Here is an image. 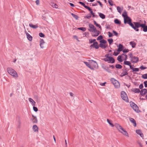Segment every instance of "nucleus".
Listing matches in <instances>:
<instances>
[{"label":"nucleus","instance_id":"obj_1","mask_svg":"<svg viewBox=\"0 0 147 147\" xmlns=\"http://www.w3.org/2000/svg\"><path fill=\"white\" fill-rule=\"evenodd\" d=\"M115 126L118 131L123 135L127 137H129L128 133L121 125L119 124L116 123L115 124Z\"/></svg>","mask_w":147,"mask_h":147},{"label":"nucleus","instance_id":"obj_2","mask_svg":"<svg viewBox=\"0 0 147 147\" xmlns=\"http://www.w3.org/2000/svg\"><path fill=\"white\" fill-rule=\"evenodd\" d=\"M8 73L13 78H17L18 77V75L16 71L13 69L8 67L7 68Z\"/></svg>","mask_w":147,"mask_h":147},{"label":"nucleus","instance_id":"obj_3","mask_svg":"<svg viewBox=\"0 0 147 147\" xmlns=\"http://www.w3.org/2000/svg\"><path fill=\"white\" fill-rule=\"evenodd\" d=\"M131 19L128 16L124 18V23L126 24L127 23L131 27H132L136 31H138L139 30L138 29L134 27V24L131 23Z\"/></svg>","mask_w":147,"mask_h":147},{"label":"nucleus","instance_id":"obj_4","mask_svg":"<svg viewBox=\"0 0 147 147\" xmlns=\"http://www.w3.org/2000/svg\"><path fill=\"white\" fill-rule=\"evenodd\" d=\"M105 58L103 59L105 61H107L108 63H113L115 62L114 59L110 55V54H106L105 55Z\"/></svg>","mask_w":147,"mask_h":147},{"label":"nucleus","instance_id":"obj_5","mask_svg":"<svg viewBox=\"0 0 147 147\" xmlns=\"http://www.w3.org/2000/svg\"><path fill=\"white\" fill-rule=\"evenodd\" d=\"M111 81L115 87L116 88H119L120 86V84L119 82L117 80L113 78H112L111 79Z\"/></svg>","mask_w":147,"mask_h":147},{"label":"nucleus","instance_id":"obj_6","mask_svg":"<svg viewBox=\"0 0 147 147\" xmlns=\"http://www.w3.org/2000/svg\"><path fill=\"white\" fill-rule=\"evenodd\" d=\"M121 96L122 99L126 102H127L128 99L126 94L124 91H122L121 92Z\"/></svg>","mask_w":147,"mask_h":147},{"label":"nucleus","instance_id":"obj_7","mask_svg":"<svg viewBox=\"0 0 147 147\" xmlns=\"http://www.w3.org/2000/svg\"><path fill=\"white\" fill-rule=\"evenodd\" d=\"M90 66L93 68V69H91L94 70V68H98V65L96 62L93 60H90Z\"/></svg>","mask_w":147,"mask_h":147},{"label":"nucleus","instance_id":"obj_8","mask_svg":"<svg viewBox=\"0 0 147 147\" xmlns=\"http://www.w3.org/2000/svg\"><path fill=\"white\" fill-rule=\"evenodd\" d=\"M130 105L133 110H134L136 112H138L139 111V109L137 105L134 102H131L130 103Z\"/></svg>","mask_w":147,"mask_h":147},{"label":"nucleus","instance_id":"obj_9","mask_svg":"<svg viewBox=\"0 0 147 147\" xmlns=\"http://www.w3.org/2000/svg\"><path fill=\"white\" fill-rule=\"evenodd\" d=\"M125 57V59H123V60L125 61L127 59V56L126 55L123 54L121 56L119 55L117 57V60L119 62H122L123 61L122 59L123 58V57Z\"/></svg>","mask_w":147,"mask_h":147},{"label":"nucleus","instance_id":"obj_10","mask_svg":"<svg viewBox=\"0 0 147 147\" xmlns=\"http://www.w3.org/2000/svg\"><path fill=\"white\" fill-rule=\"evenodd\" d=\"M92 32V35L93 36H97L100 33V31L99 30H97L96 29Z\"/></svg>","mask_w":147,"mask_h":147},{"label":"nucleus","instance_id":"obj_11","mask_svg":"<svg viewBox=\"0 0 147 147\" xmlns=\"http://www.w3.org/2000/svg\"><path fill=\"white\" fill-rule=\"evenodd\" d=\"M89 27L90 28L89 29H88L89 31L90 32H92L93 31L96 29V27L92 24H89Z\"/></svg>","mask_w":147,"mask_h":147},{"label":"nucleus","instance_id":"obj_12","mask_svg":"<svg viewBox=\"0 0 147 147\" xmlns=\"http://www.w3.org/2000/svg\"><path fill=\"white\" fill-rule=\"evenodd\" d=\"M45 42L43 39H40V46L41 49H43L44 47Z\"/></svg>","mask_w":147,"mask_h":147},{"label":"nucleus","instance_id":"obj_13","mask_svg":"<svg viewBox=\"0 0 147 147\" xmlns=\"http://www.w3.org/2000/svg\"><path fill=\"white\" fill-rule=\"evenodd\" d=\"M144 24H142L141 27L143 28V30L144 32H146L147 31V26L145 25L146 22V21H144Z\"/></svg>","mask_w":147,"mask_h":147},{"label":"nucleus","instance_id":"obj_14","mask_svg":"<svg viewBox=\"0 0 147 147\" xmlns=\"http://www.w3.org/2000/svg\"><path fill=\"white\" fill-rule=\"evenodd\" d=\"M129 119L130 121L133 124L134 126V127H136V123L135 120L131 117L129 118Z\"/></svg>","mask_w":147,"mask_h":147},{"label":"nucleus","instance_id":"obj_15","mask_svg":"<svg viewBox=\"0 0 147 147\" xmlns=\"http://www.w3.org/2000/svg\"><path fill=\"white\" fill-rule=\"evenodd\" d=\"M90 47H94L96 49H98L99 48V46L97 42H94L93 44L91 45Z\"/></svg>","mask_w":147,"mask_h":147},{"label":"nucleus","instance_id":"obj_16","mask_svg":"<svg viewBox=\"0 0 147 147\" xmlns=\"http://www.w3.org/2000/svg\"><path fill=\"white\" fill-rule=\"evenodd\" d=\"M28 100L32 106H35V105L36 102L32 99L30 98H29Z\"/></svg>","mask_w":147,"mask_h":147},{"label":"nucleus","instance_id":"obj_17","mask_svg":"<svg viewBox=\"0 0 147 147\" xmlns=\"http://www.w3.org/2000/svg\"><path fill=\"white\" fill-rule=\"evenodd\" d=\"M134 24L135 25V26H134V28L137 29V28L141 27V26L142 25V24H140V22H134Z\"/></svg>","mask_w":147,"mask_h":147},{"label":"nucleus","instance_id":"obj_18","mask_svg":"<svg viewBox=\"0 0 147 147\" xmlns=\"http://www.w3.org/2000/svg\"><path fill=\"white\" fill-rule=\"evenodd\" d=\"M131 60L132 62L136 63L138 61V58L137 57H134L131 59Z\"/></svg>","mask_w":147,"mask_h":147},{"label":"nucleus","instance_id":"obj_19","mask_svg":"<svg viewBox=\"0 0 147 147\" xmlns=\"http://www.w3.org/2000/svg\"><path fill=\"white\" fill-rule=\"evenodd\" d=\"M136 132L137 134L139 135L141 137L143 138L144 135L142 133V132L140 130L138 129L136 130Z\"/></svg>","mask_w":147,"mask_h":147},{"label":"nucleus","instance_id":"obj_20","mask_svg":"<svg viewBox=\"0 0 147 147\" xmlns=\"http://www.w3.org/2000/svg\"><path fill=\"white\" fill-rule=\"evenodd\" d=\"M32 118L31 119L33 122L34 123H36L37 122V119L36 117L34 116L33 115H32Z\"/></svg>","mask_w":147,"mask_h":147},{"label":"nucleus","instance_id":"obj_21","mask_svg":"<svg viewBox=\"0 0 147 147\" xmlns=\"http://www.w3.org/2000/svg\"><path fill=\"white\" fill-rule=\"evenodd\" d=\"M84 63L90 69H93V68L90 66V60L89 61V62L84 61Z\"/></svg>","mask_w":147,"mask_h":147},{"label":"nucleus","instance_id":"obj_22","mask_svg":"<svg viewBox=\"0 0 147 147\" xmlns=\"http://www.w3.org/2000/svg\"><path fill=\"white\" fill-rule=\"evenodd\" d=\"M123 49V46L121 44H119L118 46V48L117 49V51L120 52L122 51Z\"/></svg>","mask_w":147,"mask_h":147},{"label":"nucleus","instance_id":"obj_23","mask_svg":"<svg viewBox=\"0 0 147 147\" xmlns=\"http://www.w3.org/2000/svg\"><path fill=\"white\" fill-rule=\"evenodd\" d=\"M147 92V90L146 89H144L142 90L140 93L141 95H144Z\"/></svg>","mask_w":147,"mask_h":147},{"label":"nucleus","instance_id":"obj_24","mask_svg":"<svg viewBox=\"0 0 147 147\" xmlns=\"http://www.w3.org/2000/svg\"><path fill=\"white\" fill-rule=\"evenodd\" d=\"M131 91L135 93H139L140 90L139 89L137 88H134L131 89Z\"/></svg>","mask_w":147,"mask_h":147},{"label":"nucleus","instance_id":"obj_25","mask_svg":"<svg viewBox=\"0 0 147 147\" xmlns=\"http://www.w3.org/2000/svg\"><path fill=\"white\" fill-rule=\"evenodd\" d=\"M32 129L34 132L38 131V127L36 125H34L33 126Z\"/></svg>","mask_w":147,"mask_h":147},{"label":"nucleus","instance_id":"obj_26","mask_svg":"<svg viewBox=\"0 0 147 147\" xmlns=\"http://www.w3.org/2000/svg\"><path fill=\"white\" fill-rule=\"evenodd\" d=\"M129 44L132 48H134L136 45V43L134 41L130 42Z\"/></svg>","mask_w":147,"mask_h":147},{"label":"nucleus","instance_id":"obj_27","mask_svg":"<svg viewBox=\"0 0 147 147\" xmlns=\"http://www.w3.org/2000/svg\"><path fill=\"white\" fill-rule=\"evenodd\" d=\"M27 38L29 40L31 41L32 40V37L27 32L26 33Z\"/></svg>","mask_w":147,"mask_h":147},{"label":"nucleus","instance_id":"obj_28","mask_svg":"<svg viewBox=\"0 0 147 147\" xmlns=\"http://www.w3.org/2000/svg\"><path fill=\"white\" fill-rule=\"evenodd\" d=\"M29 25L30 27L34 29L38 27L37 25H34L32 24H29Z\"/></svg>","mask_w":147,"mask_h":147},{"label":"nucleus","instance_id":"obj_29","mask_svg":"<svg viewBox=\"0 0 147 147\" xmlns=\"http://www.w3.org/2000/svg\"><path fill=\"white\" fill-rule=\"evenodd\" d=\"M107 121L111 127H114V125L113 124L110 120L108 119H107Z\"/></svg>","mask_w":147,"mask_h":147},{"label":"nucleus","instance_id":"obj_30","mask_svg":"<svg viewBox=\"0 0 147 147\" xmlns=\"http://www.w3.org/2000/svg\"><path fill=\"white\" fill-rule=\"evenodd\" d=\"M99 46L102 49H105L107 47V46L106 44L101 43L100 44Z\"/></svg>","mask_w":147,"mask_h":147},{"label":"nucleus","instance_id":"obj_31","mask_svg":"<svg viewBox=\"0 0 147 147\" xmlns=\"http://www.w3.org/2000/svg\"><path fill=\"white\" fill-rule=\"evenodd\" d=\"M94 24L97 27H98L100 29V30H101V27L100 25L99 24H98L96 22L94 21Z\"/></svg>","mask_w":147,"mask_h":147},{"label":"nucleus","instance_id":"obj_32","mask_svg":"<svg viewBox=\"0 0 147 147\" xmlns=\"http://www.w3.org/2000/svg\"><path fill=\"white\" fill-rule=\"evenodd\" d=\"M114 22L116 24H121V22L117 19L115 20Z\"/></svg>","mask_w":147,"mask_h":147},{"label":"nucleus","instance_id":"obj_33","mask_svg":"<svg viewBox=\"0 0 147 147\" xmlns=\"http://www.w3.org/2000/svg\"><path fill=\"white\" fill-rule=\"evenodd\" d=\"M108 1L110 5L115 6V7H116L115 5L113 4L112 1L111 0H108Z\"/></svg>","mask_w":147,"mask_h":147},{"label":"nucleus","instance_id":"obj_34","mask_svg":"<svg viewBox=\"0 0 147 147\" xmlns=\"http://www.w3.org/2000/svg\"><path fill=\"white\" fill-rule=\"evenodd\" d=\"M122 15L124 18L128 16L127 15V13L125 11L123 12Z\"/></svg>","mask_w":147,"mask_h":147},{"label":"nucleus","instance_id":"obj_35","mask_svg":"<svg viewBox=\"0 0 147 147\" xmlns=\"http://www.w3.org/2000/svg\"><path fill=\"white\" fill-rule=\"evenodd\" d=\"M99 16L102 19H104L105 17V16L102 13H99Z\"/></svg>","mask_w":147,"mask_h":147},{"label":"nucleus","instance_id":"obj_36","mask_svg":"<svg viewBox=\"0 0 147 147\" xmlns=\"http://www.w3.org/2000/svg\"><path fill=\"white\" fill-rule=\"evenodd\" d=\"M52 6L53 7L55 8H57L58 7V6L56 4H55L54 3H53L52 4Z\"/></svg>","mask_w":147,"mask_h":147},{"label":"nucleus","instance_id":"obj_37","mask_svg":"<svg viewBox=\"0 0 147 147\" xmlns=\"http://www.w3.org/2000/svg\"><path fill=\"white\" fill-rule=\"evenodd\" d=\"M78 30H82L83 31H85L86 30V29L84 27H81V28H78Z\"/></svg>","mask_w":147,"mask_h":147},{"label":"nucleus","instance_id":"obj_38","mask_svg":"<svg viewBox=\"0 0 147 147\" xmlns=\"http://www.w3.org/2000/svg\"><path fill=\"white\" fill-rule=\"evenodd\" d=\"M71 15H72V16L76 20H78V16L75 14H74V13H72L71 14Z\"/></svg>","mask_w":147,"mask_h":147},{"label":"nucleus","instance_id":"obj_39","mask_svg":"<svg viewBox=\"0 0 147 147\" xmlns=\"http://www.w3.org/2000/svg\"><path fill=\"white\" fill-rule=\"evenodd\" d=\"M142 77L144 79H147V74L142 75Z\"/></svg>","mask_w":147,"mask_h":147},{"label":"nucleus","instance_id":"obj_40","mask_svg":"<svg viewBox=\"0 0 147 147\" xmlns=\"http://www.w3.org/2000/svg\"><path fill=\"white\" fill-rule=\"evenodd\" d=\"M124 64L126 65H130L131 63L129 61H124Z\"/></svg>","mask_w":147,"mask_h":147},{"label":"nucleus","instance_id":"obj_41","mask_svg":"<svg viewBox=\"0 0 147 147\" xmlns=\"http://www.w3.org/2000/svg\"><path fill=\"white\" fill-rule=\"evenodd\" d=\"M115 67L117 68L121 69L122 68V66L120 64H116L115 65Z\"/></svg>","mask_w":147,"mask_h":147},{"label":"nucleus","instance_id":"obj_42","mask_svg":"<svg viewBox=\"0 0 147 147\" xmlns=\"http://www.w3.org/2000/svg\"><path fill=\"white\" fill-rule=\"evenodd\" d=\"M107 40L110 44H111L113 42V39L112 38L109 39H108Z\"/></svg>","mask_w":147,"mask_h":147},{"label":"nucleus","instance_id":"obj_43","mask_svg":"<svg viewBox=\"0 0 147 147\" xmlns=\"http://www.w3.org/2000/svg\"><path fill=\"white\" fill-rule=\"evenodd\" d=\"M100 42L101 43H103L105 44L107 43V41L104 40H102L100 41Z\"/></svg>","mask_w":147,"mask_h":147},{"label":"nucleus","instance_id":"obj_44","mask_svg":"<svg viewBox=\"0 0 147 147\" xmlns=\"http://www.w3.org/2000/svg\"><path fill=\"white\" fill-rule=\"evenodd\" d=\"M127 74V71H125L123 72L121 74V76H125Z\"/></svg>","mask_w":147,"mask_h":147},{"label":"nucleus","instance_id":"obj_45","mask_svg":"<svg viewBox=\"0 0 147 147\" xmlns=\"http://www.w3.org/2000/svg\"><path fill=\"white\" fill-rule=\"evenodd\" d=\"M89 10L90 11V13L92 16L93 17H96V15L94 14V13H93L92 11H91V10Z\"/></svg>","mask_w":147,"mask_h":147},{"label":"nucleus","instance_id":"obj_46","mask_svg":"<svg viewBox=\"0 0 147 147\" xmlns=\"http://www.w3.org/2000/svg\"><path fill=\"white\" fill-rule=\"evenodd\" d=\"M39 35L40 37H44L45 36V35L42 32L39 33Z\"/></svg>","mask_w":147,"mask_h":147},{"label":"nucleus","instance_id":"obj_47","mask_svg":"<svg viewBox=\"0 0 147 147\" xmlns=\"http://www.w3.org/2000/svg\"><path fill=\"white\" fill-rule=\"evenodd\" d=\"M103 37H102V36H101V35H100V36H99L97 38V40H101V39H102Z\"/></svg>","mask_w":147,"mask_h":147},{"label":"nucleus","instance_id":"obj_48","mask_svg":"<svg viewBox=\"0 0 147 147\" xmlns=\"http://www.w3.org/2000/svg\"><path fill=\"white\" fill-rule=\"evenodd\" d=\"M139 70V69L138 68H134L133 69V71H138Z\"/></svg>","mask_w":147,"mask_h":147},{"label":"nucleus","instance_id":"obj_49","mask_svg":"<svg viewBox=\"0 0 147 147\" xmlns=\"http://www.w3.org/2000/svg\"><path fill=\"white\" fill-rule=\"evenodd\" d=\"M33 109L34 110V111L35 112H37L38 111V108L34 106L33 107Z\"/></svg>","mask_w":147,"mask_h":147},{"label":"nucleus","instance_id":"obj_50","mask_svg":"<svg viewBox=\"0 0 147 147\" xmlns=\"http://www.w3.org/2000/svg\"><path fill=\"white\" fill-rule=\"evenodd\" d=\"M137 143L139 144L140 147H142V145L140 142L138 141L137 142Z\"/></svg>","mask_w":147,"mask_h":147},{"label":"nucleus","instance_id":"obj_51","mask_svg":"<svg viewBox=\"0 0 147 147\" xmlns=\"http://www.w3.org/2000/svg\"><path fill=\"white\" fill-rule=\"evenodd\" d=\"M123 53H127L129 52V50L127 49H125L123 50Z\"/></svg>","mask_w":147,"mask_h":147},{"label":"nucleus","instance_id":"obj_52","mask_svg":"<svg viewBox=\"0 0 147 147\" xmlns=\"http://www.w3.org/2000/svg\"><path fill=\"white\" fill-rule=\"evenodd\" d=\"M97 2L99 4L102 8L103 5L102 4L101 2L99 1H97Z\"/></svg>","mask_w":147,"mask_h":147},{"label":"nucleus","instance_id":"obj_53","mask_svg":"<svg viewBox=\"0 0 147 147\" xmlns=\"http://www.w3.org/2000/svg\"><path fill=\"white\" fill-rule=\"evenodd\" d=\"M119 52H114V54H113V55H115V56H117L118 55L119 53Z\"/></svg>","mask_w":147,"mask_h":147},{"label":"nucleus","instance_id":"obj_54","mask_svg":"<svg viewBox=\"0 0 147 147\" xmlns=\"http://www.w3.org/2000/svg\"><path fill=\"white\" fill-rule=\"evenodd\" d=\"M108 33L109 37H111L113 36L112 34L111 33V32H108Z\"/></svg>","mask_w":147,"mask_h":147},{"label":"nucleus","instance_id":"obj_55","mask_svg":"<svg viewBox=\"0 0 147 147\" xmlns=\"http://www.w3.org/2000/svg\"><path fill=\"white\" fill-rule=\"evenodd\" d=\"M73 37L74 39H76L77 41H79V40L78 39V38L76 36V35L74 36H73Z\"/></svg>","mask_w":147,"mask_h":147},{"label":"nucleus","instance_id":"obj_56","mask_svg":"<svg viewBox=\"0 0 147 147\" xmlns=\"http://www.w3.org/2000/svg\"><path fill=\"white\" fill-rule=\"evenodd\" d=\"M140 68L141 70H143L146 69V68L145 67H144L143 66H142L140 67Z\"/></svg>","mask_w":147,"mask_h":147},{"label":"nucleus","instance_id":"obj_57","mask_svg":"<svg viewBox=\"0 0 147 147\" xmlns=\"http://www.w3.org/2000/svg\"><path fill=\"white\" fill-rule=\"evenodd\" d=\"M113 33L114 34V35L115 36H117L118 35V33H117L114 30H113Z\"/></svg>","mask_w":147,"mask_h":147},{"label":"nucleus","instance_id":"obj_58","mask_svg":"<svg viewBox=\"0 0 147 147\" xmlns=\"http://www.w3.org/2000/svg\"><path fill=\"white\" fill-rule=\"evenodd\" d=\"M147 81H145L144 82V86L146 88L147 87Z\"/></svg>","mask_w":147,"mask_h":147},{"label":"nucleus","instance_id":"obj_59","mask_svg":"<svg viewBox=\"0 0 147 147\" xmlns=\"http://www.w3.org/2000/svg\"><path fill=\"white\" fill-rule=\"evenodd\" d=\"M91 17V15L90 14H88L86 16V17L88 19H89Z\"/></svg>","mask_w":147,"mask_h":147},{"label":"nucleus","instance_id":"obj_60","mask_svg":"<svg viewBox=\"0 0 147 147\" xmlns=\"http://www.w3.org/2000/svg\"><path fill=\"white\" fill-rule=\"evenodd\" d=\"M123 8L122 7H117V9H123Z\"/></svg>","mask_w":147,"mask_h":147},{"label":"nucleus","instance_id":"obj_61","mask_svg":"<svg viewBox=\"0 0 147 147\" xmlns=\"http://www.w3.org/2000/svg\"><path fill=\"white\" fill-rule=\"evenodd\" d=\"M84 7L85 8H86L87 9H90V8L89 7L86 6L85 5L84 6Z\"/></svg>","mask_w":147,"mask_h":147},{"label":"nucleus","instance_id":"obj_62","mask_svg":"<svg viewBox=\"0 0 147 147\" xmlns=\"http://www.w3.org/2000/svg\"><path fill=\"white\" fill-rule=\"evenodd\" d=\"M106 82H105L104 83H101L100 84V85L102 86H105V84H106Z\"/></svg>","mask_w":147,"mask_h":147},{"label":"nucleus","instance_id":"obj_63","mask_svg":"<svg viewBox=\"0 0 147 147\" xmlns=\"http://www.w3.org/2000/svg\"><path fill=\"white\" fill-rule=\"evenodd\" d=\"M40 1L39 0H36V3L37 5H38L39 4Z\"/></svg>","mask_w":147,"mask_h":147},{"label":"nucleus","instance_id":"obj_64","mask_svg":"<svg viewBox=\"0 0 147 147\" xmlns=\"http://www.w3.org/2000/svg\"><path fill=\"white\" fill-rule=\"evenodd\" d=\"M79 3L80 4H81V5H82L83 6H84L85 5L84 3H83V2H79Z\"/></svg>","mask_w":147,"mask_h":147}]
</instances>
